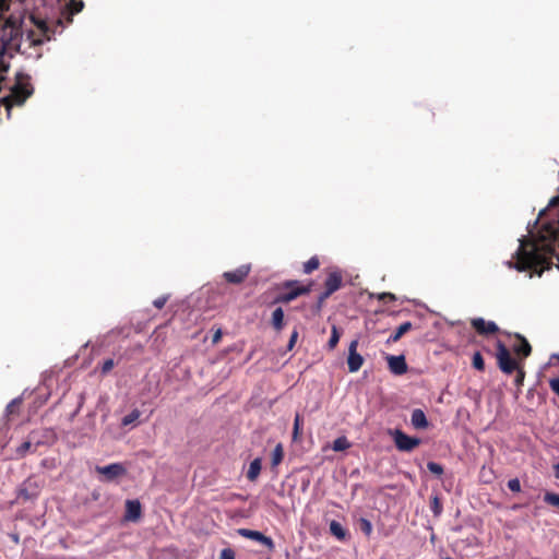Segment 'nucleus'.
<instances>
[{"instance_id": "nucleus-34", "label": "nucleus", "mask_w": 559, "mask_h": 559, "mask_svg": "<svg viewBox=\"0 0 559 559\" xmlns=\"http://www.w3.org/2000/svg\"><path fill=\"white\" fill-rule=\"evenodd\" d=\"M84 8V3L82 0H71V3H70V13L73 15V14H76L79 12L82 11V9Z\"/></svg>"}, {"instance_id": "nucleus-5", "label": "nucleus", "mask_w": 559, "mask_h": 559, "mask_svg": "<svg viewBox=\"0 0 559 559\" xmlns=\"http://www.w3.org/2000/svg\"><path fill=\"white\" fill-rule=\"evenodd\" d=\"M496 357L500 370L506 374H511L519 369L518 362L511 357L509 349L501 341L497 342Z\"/></svg>"}, {"instance_id": "nucleus-48", "label": "nucleus", "mask_w": 559, "mask_h": 559, "mask_svg": "<svg viewBox=\"0 0 559 559\" xmlns=\"http://www.w3.org/2000/svg\"><path fill=\"white\" fill-rule=\"evenodd\" d=\"M552 358L559 361V354H554Z\"/></svg>"}, {"instance_id": "nucleus-42", "label": "nucleus", "mask_w": 559, "mask_h": 559, "mask_svg": "<svg viewBox=\"0 0 559 559\" xmlns=\"http://www.w3.org/2000/svg\"><path fill=\"white\" fill-rule=\"evenodd\" d=\"M223 332L221 328H217L212 335V343L217 344L222 338Z\"/></svg>"}, {"instance_id": "nucleus-43", "label": "nucleus", "mask_w": 559, "mask_h": 559, "mask_svg": "<svg viewBox=\"0 0 559 559\" xmlns=\"http://www.w3.org/2000/svg\"><path fill=\"white\" fill-rule=\"evenodd\" d=\"M516 370H518V374H516V378H515V383H516L518 385H520V384H522V382H523V380H524V376H525V373H524V371H523L522 369H520V368H519V369H516Z\"/></svg>"}, {"instance_id": "nucleus-46", "label": "nucleus", "mask_w": 559, "mask_h": 559, "mask_svg": "<svg viewBox=\"0 0 559 559\" xmlns=\"http://www.w3.org/2000/svg\"><path fill=\"white\" fill-rule=\"evenodd\" d=\"M45 437L48 438V437H53V433L51 430H45Z\"/></svg>"}, {"instance_id": "nucleus-37", "label": "nucleus", "mask_w": 559, "mask_h": 559, "mask_svg": "<svg viewBox=\"0 0 559 559\" xmlns=\"http://www.w3.org/2000/svg\"><path fill=\"white\" fill-rule=\"evenodd\" d=\"M298 336H299L298 330L294 329L290 334L288 344H287V350H292L294 348V346L296 345V342L298 340Z\"/></svg>"}, {"instance_id": "nucleus-26", "label": "nucleus", "mask_w": 559, "mask_h": 559, "mask_svg": "<svg viewBox=\"0 0 559 559\" xmlns=\"http://www.w3.org/2000/svg\"><path fill=\"white\" fill-rule=\"evenodd\" d=\"M283 457H284L283 445L281 443H278L272 453V465L277 466L283 461Z\"/></svg>"}, {"instance_id": "nucleus-47", "label": "nucleus", "mask_w": 559, "mask_h": 559, "mask_svg": "<svg viewBox=\"0 0 559 559\" xmlns=\"http://www.w3.org/2000/svg\"><path fill=\"white\" fill-rule=\"evenodd\" d=\"M547 211H548V209L543 210V211L539 213V216H538V217H539V218H542V217L545 215V213H546Z\"/></svg>"}, {"instance_id": "nucleus-19", "label": "nucleus", "mask_w": 559, "mask_h": 559, "mask_svg": "<svg viewBox=\"0 0 559 559\" xmlns=\"http://www.w3.org/2000/svg\"><path fill=\"white\" fill-rule=\"evenodd\" d=\"M261 467H262V461L261 459H254L250 465H249V469L247 472V478L251 481H254L259 475H260V472H261Z\"/></svg>"}, {"instance_id": "nucleus-38", "label": "nucleus", "mask_w": 559, "mask_h": 559, "mask_svg": "<svg viewBox=\"0 0 559 559\" xmlns=\"http://www.w3.org/2000/svg\"><path fill=\"white\" fill-rule=\"evenodd\" d=\"M236 554L231 548H224L221 551L219 559H235Z\"/></svg>"}, {"instance_id": "nucleus-4", "label": "nucleus", "mask_w": 559, "mask_h": 559, "mask_svg": "<svg viewBox=\"0 0 559 559\" xmlns=\"http://www.w3.org/2000/svg\"><path fill=\"white\" fill-rule=\"evenodd\" d=\"M43 483L34 476L26 478L17 489V499L23 501L35 500L38 498Z\"/></svg>"}, {"instance_id": "nucleus-30", "label": "nucleus", "mask_w": 559, "mask_h": 559, "mask_svg": "<svg viewBox=\"0 0 559 559\" xmlns=\"http://www.w3.org/2000/svg\"><path fill=\"white\" fill-rule=\"evenodd\" d=\"M544 501L554 507V508H557L559 509V493H555V492H546L544 495Z\"/></svg>"}, {"instance_id": "nucleus-39", "label": "nucleus", "mask_w": 559, "mask_h": 559, "mask_svg": "<svg viewBox=\"0 0 559 559\" xmlns=\"http://www.w3.org/2000/svg\"><path fill=\"white\" fill-rule=\"evenodd\" d=\"M168 298H169L168 295L160 296V297L156 298L153 301L154 307L157 308V309H162L166 305V302L168 301Z\"/></svg>"}, {"instance_id": "nucleus-3", "label": "nucleus", "mask_w": 559, "mask_h": 559, "mask_svg": "<svg viewBox=\"0 0 559 559\" xmlns=\"http://www.w3.org/2000/svg\"><path fill=\"white\" fill-rule=\"evenodd\" d=\"M389 435L392 437L396 449L401 452H412L421 443L419 438L411 437L401 429L390 430Z\"/></svg>"}, {"instance_id": "nucleus-33", "label": "nucleus", "mask_w": 559, "mask_h": 559, "mask_svg": "<svg viewBox=\"0 0 559 559\" xmlns=\"http://www.w3.org/2000/svg\"><path fill=\"white\" fill-rule=\"evenodd\" d=\"M427 468L429 469V472H431L436 476H441L443 474V467L439 463L428 462L427 463Z\"/></svg>"}, {"instance_id": "nucleus-11", "label": "nucleus", "mask_w": 559, "mask_h": 559, "mask_svg": "<svg viewBox=\"0 0 559 559\" xmlns=\"http://www.w3.org/2000/svg\"><path fill=\"white\" fill-rule=\"evenodd\" d=\"M471 324L479 335L495 334L499 331L498 325L493 321H486L483 318L472 319Z\"/></svg>"}, {"instance_id": "nucleus-14", "label": "nucleus", "mask_w": 559, "mask_h": 559, "mask_svg": "<svg viewBox=\"0 0 559 559\" xmlns=\"http://www.w3.org/2000/svg\"><path fill=\"white\" fill-rule=\"evenodd\" d=\"M142 515V508L139 500H127L124 520L136 522Z\"/></svg>"}, {"instance_id": "nucleus-49", "label": "nucleus", "mask_w": 559, "mask_h": 559, "mask_svg": "<svg viewBox=\"0 0 559 559\" xmlns=\"http://www.w3.org/2000/svg\"><path fill=\"white\" fill-rule=\"evenodd\" d=\"M13 539L17 543L19 542V537L16 535L13 536Z\"/></svg>"}, {"instance_id": "nucleus-40", "label": "nucleus", "mask_w": 559, "mask_h": 559, "mask_svg": "<svg viewBox=\"0 0 559 559\" xmlns=\"http://www.w3.org/2000/svg\"><path fill=\"white\" fill-rule=\"evenodd\" d=\"M551 391L559 396V377L549 380Z\"/></svg>"}, {"instance_id": "nucleus-28", "label": "nucleus", "mask_w": 559, "mask_h": 559, "mask_svg": "<svg viewBox=\"0 0 559 559\" xmlns=\"http://www.w3.org/2000/svg\"><path fill=\"white\" fill-rule=\"evenodd\" d=\"M338 341H340L338 329L336 328V325H333L332 329H331V336H330V340L328 342V348L330 350H333L336 347Z\"/></svg>"}, {"instance_id": "nucleus-44", "label": "nucleus", "mask_w": 559, "mask_h": 559, "mask_svg": "<svg viewBox=\"0 0 559 559\" xmlns=\"http://www.w3.org/2000/svg\"><path fill=\"white\" fill-rule=\"evenodd\" d=\"M328 298H323V292L319 295L318 297V301H317V308L318 310H320L324 304V301L326 300Z\"/></svg>"}, {"instance_id": "nucleus-29", "label": "nucleus", "mask_w": 559, "mask_h": 559, "mask_svg": "<svg viewBox=\"0 0 559 559\" xmlns=\"http://www.w3.org/2000/svg\"><path fill=\"white\" fill-rule=\"evenodd\" d=\"M472 366L478 370L484 371L485 370V361L480 354V352H475L472 358Z\"/></svg>"}, {"instance_id": "nucleus-32", "label": "nucleus", "mask_w": 559, "mask_h": 559, "mask_svg": "<svg viewBox=\"0 0 559 559\" xmlns=\"http://www.w3.org/2000/svg\"><path fill=\"white\" fill-rule=\"evenodd\" d=\"M21 404H22L21 399H14L13 401H11L7 406L8 415H13V414L17 413Z\"/></svg>"}, {"instance_id": "nucleus-16", "label": "nucleus", "mask_w": 559, "mask_h": 559, "mask_svg": "<svg viewBox=\"0 0 559 559\" xmlns=\"http://www.w3.org/2000/svg\"><path fill=\"white\" fill-rule=\"evenodd\" d=\"M411 423L415 429H426L429 426V421L424 411L420 408H416L412 412Z\"/></svg>"}, {"instance_id": "nucleus-13", "label": "nucleus", "mask_w": 559, "mask_h": 559, "mask_svg": "<svg viewBox=\"0 0 559 559\" xmlns=\"http://www.w3.org/2000/svg\"><path fill=\"white\" fill-rule=\"evenodd\" d=\"M96 471L108 479H114L126 474V468L120 463H112L106 466H97Z\"/></svg>"}, {"instance_id": "nucleus-50", "label": "nucleus", "mask_w": 559, "mask_h": 559, "mask_svg": "<svg viewBox=\"0 0 559 559\" xmlns=\"http://www.w3.org/2000/svg\"><path fill=\"white\" fill-rule=\"evenodd\" d=\"M445 559H451V558H445Z\"/></svg>"}, {"instance_id": "nucleus-2", "label": "nucleus", "mask_w": 559, "mask_h": 559, "mask_svg": "<svg viewBox=\"0 0 559 559\" xmlns=\"http://www.w3.org/2000/svg\"><path fill=\"white\" fill-rule=\"evenodd\" d=\"M311 290V284L307 286L299 285L298 281H286L282 285V292L275 297V304H288L301 295H307Z\"/></svg>"}, {"instance_id": "nucleus-41", "label": "nucleus", "mask_w": 559, "mask_h": 559, "mask_svg": "<svg viewBox=\"0 0 559 559\" xmlns=\"http://www.w3.org/2000/svg\"><path fill=\"white\" fill-rule=\"evenodd\" d=\"M379 300H382V301H395L396 300V297L395 295H393L392 293H382L378 296Z\"/></svg>"}, {"instance_id": "nucleus-12", "label": "nucleus", "mask_w": 559, "mask_h": 559, "mask_svg": "<svg viewBox=\"0 0 559 559\" xmlns=\"http://www.w3.org/2000/svg\"><path fill=\"white\" fill-rule=\"evenodd\" d=\"M389 369L396 376H402L407 372V364L403 355L388 356L386 357Z\"/></svg>"}, {"instance_id": "nucleus-25", "label": "nucleus", "mask_w": 559, "mask_h": 559, "mask_svg": "<svg viewBox=\"0 0 559 559\" xmlns=\"http://www.w3.org/2000/svg\"><path fill=\"white\" fill-rule=\"evenodd\" d=\"M430 509L435 516H439L442 513L443 507L438 495L431 497Z\"/></svg>"}, {"instance_id": "nucleus-24", "label": "nucleus", "mask_w": 559, "mask_h": 559, "mask_svg": "<svg viewBox=\"0 0 559 559\" xmlns=\"http://www.w3.org/2000/svg\"><path fill=\"white\" fill-rule=\"evenodd\" d=\"M302 417L299 413H296L293 428V439L297 441L301 435Z\"/></svg>"}, {"instance_id": "nucleus-21", "label": "nucleus", "mask_w": 559, "mask_h": 559, "mask_svg": "<svg viewBox=\"0 0 559 559\" xmlns=\"http://www.w3.org/2000/svg\"><path fill=\"white\" fill-rule=\"evenodd\" d=\"M330 532L340 540H344L347 536V531L343 527V525L340 522L334 520L330 523Z\"/></svg>"}, {"instance_id": "nucleus-23", "label": "nucleus", "mask_w": 559, "mask_h": 559, "mask_svg": "<svg viewBox=\"0 0 559 559\" xmlns=\"http://www.w3.org/2000/svg\"><path fill=\"white\" fill-rule=\"evenodd\" d=\"M320 266V261L318 257L310 258L307 262L304 263V273L311 274L313 271L318 270Z\"/></svg>"}, {"instance_id": "nucleus-20", "label": "nucleus", "mask_w": 559, "mask_h": 559, "mask_svg": "<svg viewBox=\"0 0 559 559\" xmlns=\"http://www.w3.org/2000/svg\"><path fill=\"white\" fill-rule=\"evenodd\" d=\"M272 326L278 332L284 328V311L281 307L272 312Z\"/></svg>"}, {"instance_id": "nucleus-15", "label": "nucleus", "mask_w": 559, "mask_h": 559, "mask_svg": "<svg viewBox=\"0 0 559 559\" xmlns=\"http://www.w3.org/2000/svg\"><path fill=\"white\" fill-rule=\"evenodd\" d=\"M32 21L39 34L44 37L41 39H34V43L41 44L44 40H50L53 35V31L49 27L48 23L45 20L35 16H32Z\"/></svg>"}, {"instance_id": "nucleus-35", "label": "nucleus", "mask_w": 559, "mask_h": 559, "mask_svg": "<svg viewBox=\"0 0 559 559\" xmlns=\"http://www.w3.org/2000/svg\"><path fill=\"white\" fill-rule=\"evenodd\" d=\"M114 367H115L114 359H111V358L106 359L103 362L102 368H100L102 374H107L108 372H110L112 370Z\"/></svg>"}, {"instance_id": "nucleus-22", "label": "nucleus", "mask_w": 559, "mask_h": 559, "mask_svg": "<svg viewBox=\"0 0 559 559\" xmlns=\"http://www.w3.org/2000/svg\"><path fill=\"white\" fill-rule=\"evenodd\" d=\"M350 448V442L345 436L338 437L333 441L332 449L336 452L345 451Z\"/></svg>"}, {"instance_id": "nucleus-1", "label": "nucleus", "mask_w": 559, "mask_h": 559, "mask_svg": "<svg viewBox=\"0 0 559 559\" xmlns=\"http://www.w3.org/2000/svg\"><path fill=\"white\" fill-rule=\"evenodd\" d=\"M15 84L11 87L10 95L2 98L1 103L5 107L8 115H10L11 108L16 105H23L28 97L32 96L34 88L29 82L27 74L17 73L15 76Z\"/></svg>"}, {"instance_id": "nucleus-17", "label": "nucleus", "mask_w": 559, "mask_h": 559, "mask_svg": "<svg viewBox=\"0 0 559 559\" xmlns=\"http://www.w3.org/2000/svg\"><path fill=\"white\" fill-rule=\"evenodd\" d=\"M518 341H519V344H515L513 346V350L516 355L519 356H522L524 358L528 357L532 353V346L531 344L527 342V340L522 336L521 334H516L515 335Z\"/></svg>"}, {"instance_id": "nucleus-31", "label": "nucleus", "mask_w": 559, "mask_h": 559, "mask_svg": "<svg viewBox=\"0 0 559 559\" xmlns=\"http://www.w3.org/2000/svg\"><path fill=\"white\" fill-rule=\"evenodd\" d=\"M359 528L367 537H369L372 533V524L365 518L359 520Z\"/></svg>"}, {"instance_id": "nucleus-45", "label": "nucleus", "mask_w": 559, "mask_h": 559, "mask_svg": "<svg viewBox=\"0 0 559 559\" xmlns=\"http://www.w3.org/2000/svg\"><path fill=\"white\" fill-rule=\"evenodd\" d=\"M555 476L559 479V463L554 465Z\"/></svg>"}, {"instance_id": "nucleus-7", "label": "nucleus", "mask_w": 559, "mask_h": 559, "mask_svg": "<svg viewBox=\"0 0 559 559\" xmlns=\"http://www.w3.org/2000/svg\"><path fill=\"white\" fill-rule=\"evenodd\" d=\"M357 347H358V341L357 340L352 341L349 344V347H348V357H347V366H348L349 372L358 371L364 364V358L360 354L357 353Z\"/></svg>"}, {"instance_id": "nucleus-27", "label": "nucleus", "mask_w": 559, "mask_h": 559, "mask_svg": "<svg viewBox=\"0 0 559 559\" xmlns=\"http://www.w3.org/2000/svg\"><path fill=\"white\" fill-rule=\"evenodd\" d=\"M141 416V412L139 409H133L131 413H129L128 415H126L122 420H121V425L122 426H129V425H132L133 423H135Z\"/></svg>"}, {"instance_id": "nucleus-6", "label": "nucleus", "mask_w": 559, "mask_h": 559, "mask_svg": "<svg viewBox=\"0 0 559 559\" xmlns=\"http://www.w3.org/2000/svg\"><path fill=\"white\" fill-rule=\"evenodd\" d=\"M343 285L342 272L337 269L330 270L324 281L323 298H329Z\"/></svg>"}, {"instance_id": "nucleus-9", "label": "nucleus", "mask_w": 559, "mask_h": 559, "mask_svg": "<svg viewBox=\"0 0 559 559\" xmlns=\"http://www.w3.org/2000/svg\"><path fill=\"white\" fill-rule=\"evenodd\" d=\"M250 271V264H243L234 271L224 272L223 277L229 284H240L248 277Z\"/></svg>"}, {"instance_id": "nucleus-8", "label": "nucleus", "mask_w": 559, "mask_h": 559, "mask_svg": "<svg viewBox=\"0 0 559 559\" xmlns=\"http://www.w3.org/2000/svg\"><path fill=\"white\" fill-rule=\"evenodd\" d=\"M237 533H238V535H240L245 538L252 539V540L263 544L270 550H273L275 547L273 539L271 537L265 536L264 534H262L259 531H253V530H249V528H238Z\"/></svg>"}, {"instance_id": "nucleus-18", "label": "nucleus", "mask_w": 559, "mask_h": 559, "mask_svg": "<svg viewBox=\"0 0 559 559\" xmlns=\"http://www.w3.org/2000/svg\"><path fill=\"white\" fill-rule=\"evenodd\" d=\"M413 328L412 323L409 321L402 323L394 333H392L389 338L388 343H396L405 333L411 331Z\"/></svg>"}, {"instance_id": "nucleus-10", "label": "nucleus", "mask_w": 559, "mask_h": 559, "mask_svg": "<svg viewBox=\"0 0 559 559\" xmlns=\"http://www.w3.org/2000/svg\"><path fill=\"white\" fill-rule=\"evenodd\" d=\"M44 443V440L37 438V432L32 431L28 439L16 449V454L19 457H24L28 452H35Z\"/></svg>"}, {"instance_id": "nucleus-36", "label": "nucleus", "mask_w": 559, "mask_h": 559, "mask_svg": "<svg viewBox=\"0 0 559 559\" xmlns=\"http://www.w3.org/2000/svg\"><path fill=\"white\" fill-rule=\"evenodd\" d=\"M508 488L512 492H520L521 491V483L518 478H512L508 481Z\"/></svg>"}]
</instances>
